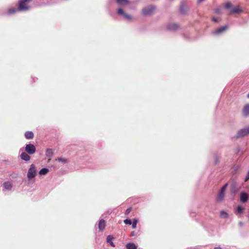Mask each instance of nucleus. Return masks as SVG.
I'll list each match as a JSON object with an SVG mask.
<instances>
[{
    "instance_id": "f257e3e1",
    "label": "nucleus",
    "mask_w": 249,
    "mask_h": 249,
    "mask_svg": "<svg viewBox=\"0 0 249 249\" xmlns=\"http://www.w3.org/2000/svg\"><path fill=\"white\" fill-rule=\"evenodd\" d=\"M32 0H19L18 2V8L20 12H26L30 10L31 6L30 3Z\"/></svg>"
},
{
    "instance_id": "f03ea898",
    "label": "nucleus",
    "mask_w": 249,
    "mask_h": 249,
    "mask_svg": "<svg viewBox=\"0 0 249 249\" xmlns=\"http://www.w3.org/2000/svg\"><path fill=\"white\" fill-rule=\"evenodd\" d=\"M249 134V125L245 126V127L239 130L234 138L236 139H239L240 138L244 137L247 136Z\"/></svg>"
},
{
    "instance_id": "7ed1b4c3",
    "label": "nucleus",
    "mask_w": 249,
    "mask_h": 249,
    "mask_svg": "<svg viewBox=\"0 0 249 249\" xmlns=\"http://www.w3.org/2000/svg\"><path fill=\"white\" fill-rule=\"evenodd\" d=\"M239 190V187L235 181H232L230 186V194L234 196Z\"/></svg>"
},
{
    "instance_id": "20e7f679",
    "label": "nucleus",
    "mask_w": 249,
    "mask_h": 249,
    "mask_svg": "<svg viewBox=\"0 0 249 249\" xmlns=\"http://www.w3.org/2000/svg\"><path fill=\"white\" fill-rule=\"evenodd\" d=\"M117 13L118 15L122 17L125 19H126L128 21H131L133 19L132 17L130 15L126 13L124 11V10L121 8H119L118 9Z\"/></svg>"
},
{
    "instance_id": "39448f33",
    "label": "nucleus",
    "mask_w": 249,
    "mask_h": 249,
    "mask_svg": "<svg viewBox=\"0 0 249 249\" xmlns=\"http://www.w3.org/2000/svg\"><path fill=\"white\" fill-rule=\"evenodd\" d=\"M36 175V170L35 165L32 164L30 165V168L27 173V178L29 179H31L34 178Z\"/></svg>"
},
{
    "instance_id": "423d86ee",
    "label": "nucleus",
    "mask_w": 249,
    "mask_h": 249,
    "mask_svg": "<svg viewBox=\"0 0 249 249\" xmlns=\"http://www.w3.org/2000/svg\"><path fill=\"white\" fill-rule=\"evenodd\" d=\"M25 151L28 154L32 155L36 153V148L33 144H27L25 146Z\"/></svg>"
},
{
    "instance_id": "0eeeda50",
    "label": "nucleus",
    "mask_w": 249,
    "mask_h": 249,
    "mask_svg": "<svg viewBox=\"0 0 249 249\" xmlns=\"http://www.w3.org/2000/svg\"><path fill=\"white\" fill-rule=\"evenodd\" d=\"M179 28V25L176 23H168L166 25L167 30L171 32H176Z\"/></svg>"
},
{
    "instance_id": "6e6552de",
    "label": "nucleus",
    "mask_w": 249,
    "mask_h": 249,
    "mask_svg": "<svg viewBox=\"0 0 249 249\" xmlns=\"http://www.w3.org/2000/svg\"><path fill=\"white\" fill-rule=\"evenodd\" d=\"M155 7L153 5H151L148 7H144L142 10V14L144 16L150 15L154 11Z\"/></svg>"
},
{
    "instance_id": "1a4fd4ad",
    "label": "nucleus",
    "mask_w": 249,
    "mask_h": 249,
    "mask_svg": "<svg viewBox=\"0 0 249 249\" xmlns=\"http://www.w3.org/2000/svg\"><path fill=\"white\" fill-rule=\"evenodd\" d=\"M227 29L228 26L227 25L223 26L214 30L212 33L214 35H219L224 33Z\"/></svg>"
},
{
    "instance_id": "9d476101",
    "label": "nucleus",
    "mask_w": 249,
    "mask_h": 249,
    "mask_svg": "<svg viewBox=\"0 0 249 249\" xmlns=\"http://www.w3.org/2000/svg\"><path fill=\"white\" fill-rule=\"evenodd\" d=\"M249 199V195L244 192H241L240 194V200L242 203H246Z\"/></svg>"
},
{
    "instance_id": "9b49d317",
    "label": "nucleus",
    "mask_w": 249,
    "mask_h": 249,
    "mask_svg": "<svg viewBox=\"0 0 249 249\" xmlns=\"http://www.w3.org/2000/svg\"><path fill=\"white\" fill-rule=\"evenodd\" d=\"M225 192L220 190L217 194L216 200L217 202H221L225 197Z\"/></svg>"
},
{
    "instance_id": "f8f14e48",
    "label": "nucleus",
    "mask_w": 249,
    "mask_h": 249,
    "mask_svg": "<svg viewBox=\"0 0 249 249\" xmlns=\"http://www.w3.org/2000/svg\"><path fill=\"white\" fill-rule=\"evenodd\" d=\"M18 12H20L18 10V8L16 7H10L6 12V14L8 15H11L16 13Z\"/></svg>"
},
{
    "instance_id": "ddd939ff",
    "label": "nucleus",
    "mask_w": 249,
    "mask_h": 249,
    "mask_svg": "<svg viewBox=\"0 0 249 249\" xmlns=\"http://www.w3.org/2000/svg\"><path fill=\"white\" fill-rule=\"evenodd\" d=\"M20 157L22 160L25 161H29L31 159V157L26 152H22L21 154Z\"/></svg>"
},
{
    "instance_id": "4468645a",
    "label": "nucleus",
    "mask_w": 249,
    "mask_h": 249,
    "mask_svg": "<svg viewBox=\"0 0 249 249\" xmlns=\"http://www.w3.org/2000/svg\"><path fill=\"white\" fill-rule=\"evenodd\" d=\"M105 227H106V222H105V220H104L103 219H101L99 221V224H98L99 230L100 231H103L105 228Z\"/></svg>"
},
{
    "instance_id": "2eb2a0df",
    "label": "nucleus",
    "mask_w": 249,
    "mask_h": 249,
    "mask_svg": "<svg viewBox=\"0 0 249 249\" xmlns=\"http://www.w3.org/2000/svg\"><path fill=\"white\" fill-rule=\"evenodd\" d=\"M243 114L244 116H248L249 115V104L245 105L243 108Z\"/></svg>"
},
{
    "instance_id": "dca6fc26",
    "label": "nucleus",
    "mask_w": 249,
    "mask_h": 249,
    "mask_svg": "<svg viewBox=\"0 0 249 249\" xmlns=\"http://www.w3.org/2000/svg\"><path fill=\"white\" fill-rule=\"evenodd\" d=\"M25 137L28 140L32 139L34 137V133L32 131H26L24 134Z\"/></svg>"
},
{
    "instance_id": "f3484780",
    "label": "nucleus",
    "mask_w": 249,
    "mask_h": 249,
    "mask_svg": "<svg viewBox=\"0 0 249 249\" xmlns=\"http://www.w3.org/2000/svg\"><path fill=\"white\" fill-rule=\"evenodd\" d=\"M242 12V10L239 8V6H236L231 8L230 10L231 14L240 13Z\"/></svg>"
},
{
    "instance_id": "a211bd4d",
    "label": "nucleus",
    "mask_w": 249,
    "mask_h": 249,
    "mask_svg": "<svg viewBox=\"0 0 249 249\" xmlns=\"http://www.w3.org/2000/svg\"><path fill=\"white\" fill-rule=\"evenodd\" d=\"M3 187L6 190H11L12 188V184L10 181H6L3 183Z\"/></svg>"
},
{
    "instance_id": "6ab92c4d",
    "label": "nucleus",
    "mask_w": 249,
    "mask_h": 249,
    "mask_svg": "<svg viewBox=\"0 0 249 249\" xmlns=\"http://www.w3.org/2000/svg\"><path fill=\"white\" fill-rule=\"evenodd\" d=\"M126 249H137V247L134 243H128L125 245Z\"/></svg>"
},
{
    "instance_id": "aec40b11",
    "label": "nucleus",
    "mask_w": 249,
    "mask_h": 249,
    "mask_svg": "<svg viewBox=\"0 0 249 249\" xmlns=\"http://www.w3.org/2000/svg\"><path fill=\"white\" fill-rule=\"evenodd\" d=\"M113 237L111 235H108L107 237V243L109 244L112 247H115V244L112 242Z\"/></svg>"
},
{
    "instance_id": "412c9836",
    "label": "nucleus",
    "mask_w": 249,
    "mask_h": 249,
    "mask_svg": "<svg viewBox=\"0 0 249 249\" xmlns=\"http://www.w3.org/2000/svg\"><path fill=\"white\" fill-rule=\"evenodd\" d=\"M49 170L47 168H42L39 171V174L40 175H46L48 172Z\"/></svg>"
},
{
    "instance_id": "4be33fe9",
    "label": "nucleus",
    "mask_w": 249,
    "mask_h": 249,
    "mask_svg": "<svg viewBox=\"0 0 249 249\" xmlns=\"http://www.w3.org/2000/svg\"><path fill=\"white\" fill-rule=\"evenodd\" d=\"M187 10V7L184 4L182 3L180 8V13L183 14H184L186 13Z\"/></svg>"
},
{
    "instance_id": "5701e85b",
    "label": "nucleus",
    "mask_w": 249,
    "mask_h": 249,
    "mask_svg": "<svg viewBox=\"0 0 249 249\" xmlns=\"http://www.w3.org/2000/svg\"><path fill=\"white\" fill-rule=\"evenodd\" d=\"M53 155V151L52 149H47L46 150V156L47 157H52Z\"/></svg>"
},
{
    "instance_id": "b1692460",
    "label": "nucleus",
    "mask_w": 249,
    "mask_h": 249,
    "mask_svg": "<svg viewBox=\"0 0 249 249\" xmlns=\"http://www.w3.org/2000/svg\"><path fill=\"white\" fill-rule=\"evenodd\" d=\"M59 162H61L63 164H66L68 163L69 161L67 159L62 158H59L56 160Z\"/></svg>"
},
{
    "instance_id": "393cba45",
    "label": "nucleus",
    "mask_w": 249,
    "mask_h": 249,
    "mask_svg": "<svg viewBox=\"0 0 249 249\" xmlns=\"http://www.w3.org/2000/svg\"><path fill=\"white\" fill-rule=\"evenodd\" d=\"M220 216L224 218H227L228 217V213L224 211H221L220 212Z\"/></svg>"
},
{
    "instance_id": "a878e982",
    "label": "nucleus",
    "mask_w": 249,
    "mask_h": 249,
    "mask_svg": "<svg viewBox=\"0 0 249 249\" xmlns=\"http://www.w3.org/2000/svg\"><path fill=\"white\" fill-rule=\"evenodd\" d=\"M138 220L136 219H133L132 221V228L133 229H135L137 227V224L138 223Z\"/></svg>"
},
{
    "instance_id": "bb28decb",
    "label": "nucleus",
    "mask_w": 249,
    "mask_h": 249,
    "mask_svg": "<svg viewBox=\"0 0 249 249\" xmlns=\"http://www.w3.org/2000/svg\"><path fill=\"white\" fill-rule=\"evenodd\" d=\"M124 223L126 225H131L132 224V221L130 219H126L124 221Z\"/></svg>"
},
{
    "instance_id": "cd10ccee",
    "label": "nucleus",
    "mask_w": 249,
    "mask_h": 249,
    "mask_svg": "<svg viewBox=\"0 0 249 249\" xmlns=\"http://www.w3.org/2000/svg\"><path fill=\"white\" fill-rule=\"evenodd\" d=\"M228 186V183H225V184H224V185L221 187V188L220 189V190L222 191H223V192H225V191H226V189H227V188Z\"/></svg>"
},
{
    "instance_id": "c85d7f7f",
    "label": "nucleus",
    "mask_w": 249,
    "mask_h": 249,
    "mask_svg": "<svg viewBox=\"0 0 249 249\" xmlns=\"http://www.w3.org/2000/svg\"><path fill=\"white\" fill-rule=\"evenodd\" d=\"M243 211V208L241 206H238L237 207V211L238 213H242Z\"/></svg>"
},
{
    "instance_id": "c756f323",
    "label": "nucleus",
    "mask_w": 249,
    "mask_h": 249,
    "mask_svg": "<svg viewBox=\"0 0 249 249\" xmlns=\"http://www.w3.org/2000/svg\"><path fill=\"white\" fill-rule=\"evenodd\" d=\"M131 207L127 208L126 210V211H125V215L128 214L130 213V212H131Z\"/></svg>"
},
{
    "instance_id": "7c9ffc66",
    "label": "nucleus",
    "mask_w": 249,
    "mask_h": 249,
    "mask_svg": "<svg viewBox=\"0 0 249 249\" xmlns=\"http://www.w3.org/2000/svg\"><path fill=\"white\" fill-rule=\"evenodd\" d=\"M249 180V170L248 171L247 176L245 178V181H247Z\"/></svg>"
},
{
    "instance_id": "2f4dec72",
    "label": "nucleus",
    "mask_w": 249,
    "mask_h": 249,
    "mask_svg": "<svg viewBox=\"0 0 249 249\" xmlns=\"http://www.w3.org/2000/svg\"><path fill=\"white\" fill-rule=\"evenodd\" d=\"M225 7L227 9H230L231 8V3L230 2L226 3Z\"/></svg>"
},
{
    "instance_id": "473e14b6",
    "label": "nucleus",
    "mask_w": 249,
    "mask_h": 249,
    "mask_svg": "<svg viewBox=\"0 0 249 249\" xmlns=\"http://www.w3.org/2000/svg\"><path fill=\"white\" fill-rule=\"evenodd\" d=\"M219 159L217 157H215V159L214 160V164H217L219 163Z\"/></svg>"
},
{
    "instance_id": "72a5a7b5",
    "label": "nucleus",
    "mask_w": 249,
    "mask_h": 249,
    "mask_svg": "<svg viewBox=\"0 0 249 249\" xmlns=\"http://www.w3.org/2000/svg\"><path fill=\"white\" fill-rule=\"evenodd\" d=\"M212 20H213V21L216 22H217L219 21V19L216 18H212Z\"/></svg>"
},
{
    "instance_id": "f704fd0d",
    "label": "nucleus",
    "mask_w": 249,
    "mask_h": 249,
    "mask_svg": "<svg viewBox=\"0 0 249 249\" xmlns=\"http://www.w3.org/2000/svg\"><path fill=\"white\" fill-rule=\"evenodd\" d=\"M214 249H222L221 247H215Z\"/></svg>"
},
{
    "instance_id": "c9c22d12",
    "label": "nucleus",
    "mask_w": 249,
    "mask_h": 249,
    "mask_svg": "<svg viewBox=\"0 0 249 249\" xmlns=\"http://www.w3.org/2000/svg\"><path fill=\"white\" fill-rule=\"evenodd\" d=\"M131 235L134 236L135 235V232L134 231L131 232Z\"/></svg>"
},
{
    "instance_id": "e433bc0d",
    "label": "nucleus",
    "mask_w": 249,
    "mask_h": 249,
    "mask_svg": "<svg viewBox=\"0 0 249 249\" xmlns=\"http://www.w3.org/2000/svg\"><path fill=\"white\" fill-rule=\"evenodd\" d=\"M216 13H218V12H219V10H218V9H217V10H216Z\"/></svg>"
},
{
    "instance_id": "4c0bfd02",
    "label": "nucleus",
    "mask_w": 249,
    "mask_h": 249,
    "mask_svg": "<svg viewBox=\"0 0 249 249\" xmlns=\"http://www.w3.org/2000/svg\"><path fill=\"white\" fill-rule=\"evenodd\" d=\"M247 97L249 98V93L247 95Z\"/></svg>"
}]
</instances>
